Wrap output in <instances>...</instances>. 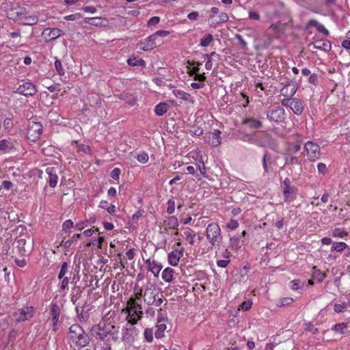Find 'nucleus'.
Segmentation results:
<instances>
[{
    "label": "nucleus",
    "mask_w": 350,
    "mask_h": 350,
    "mask_svg": "<svg viewBox=\"0 0 350 350\" xmlns=\"http://www.w3.org/2000/svg\"><path fill=\"white\" fill-rule=\"evenodd\" d=\"M165 322V316L161 312V309H160L159 310L157 330L155 332V337L157 338H161L164 336V332L167 327Z\"/></svg>",
    "instance_id": "obj_13"
},
{
    "label": "nucleus",
    "mask_w": 350,
    "mask_h": 350,
    "mask_svg": "<svg viewBox=\"0 0 350 350\" xmlns=\"http://www.w3.org/2000/svg\"><path fill=\"white\" fill-rule=\"evenodd\" d=\"M332 235L334 238H344L348 235V232L341 228H335L333 230Z\"/></svg>",
    "instance_id": "obj_43"
},
{
    "label": "nucleus",
    "mask_w": 350,
    "mask_h": 350,
    "mask_svg": "<svg viewBox=\"0 0 350 350\" xmlns=\"http://www.w3.org/2000/svg\"><path fill=\"white\" fill-rule=\"evenodd\" d=\"M213 37L212 34L206 33L202 38L200 42V46H204V47L208 46L211 44V42L213 41Z\"/></svg>",
    "instance_id": "obj_42"
},
{
    "label": "nucleus",
    "mask_w": 350,
    "mask_h": 350,
    "mask_svg": "<svg viewBox=\"0 0 350 350\" xmlns=\"http://www.w3.org/2000/svg\"><path fill=\"white\" fill-rule=\"evenodd\" d=\"M347 308V305L343 303L342 304H336L334 305V311L337 313H340L344 312Z\"/></svg>",
    "instance_id": "obj_62"
},
{
    "label": "nucleus",
    "mask_w": 350,
    "mask_h": 350,
    "mask_svg": "<svg viewBox=\"0 0 350 350\" xmlns=\"http://www.w3.org/2000/svg\"><path fill=\"white\" fill-rule=\"evenodd\" d=\"M242 124L250 129H260L262 126V122L254 118H247L243 120Z\"/></svg>",
    "instance_id": "obj_24"
},
{
    "label": "nucleus",
    "mask_w": 350,
    "mask_h": 350,
    "mask_svg": "<svg viewBox=\"0 0 350 350\" xmlns=\"http://www.w3.org/2000/svg\"><path fill=\"white\" fill-rule=\"evenodd\" d=\"M184 250H174L168 254L167 260L168 262L172 266H177L180 261V258L183 256Z\"/></svg>",
    "instance_id": "obj_17"
},
{
    "label": "nucleus",
    "mask_w": 350,
    "mask_h": 350,
    "mask_svg": "<svg viewBox=\"0 0 350 350\" xmlns=\"http://www.w3.org/2000/svg\"><path fill=\"white\" fill-rule=\"evenodd\" d=\"M205 235L208 242L213 247L219 246L223 239L221 230L217 222H211L207 225Z\"/></svg>",
    "instance_id": "obj_3"
},
{
    "label": "nucleus",
    "mask_w": 350,
    "mask_h": 350,
    "mask_svg": "<svg viewBox=\"0 0 350 350\" xmlns=\"http://www.w3.org/2000/svg\"><path fill=\"white\" fill-rule=\"evenodd\" d=\"M26 14V9L18 5H13L7 12V16L10 19L16 21L23 19V16Z\"/></svg>",
    "instance_id": "obj_10"
},
{
    "label": "nucleus",
    "mask_w": 350,
    "mask_h": 350,
    "mask_svg": "<svg viewBox=\"0 0 350 350\" xmlns=\"http://www.w3.org/2000/svg\"><path fill=\"white\" fill-rule=\"evenodd\" d=\"M297 192V189L295 186L284 188L283 193L284 201L288 203L294 201L296 198Z\"/></svg>",
    "instance_id": "obj_19"
},
{
    "label": "nucleus",
    "mask_w": 350,
    "mask_h": 350,
    "mask_svg": "<svg viewBox=\"0 0 350 350\" xmlns=\"http://www.w3.org/2000/svg\"><path fill=\"white\" fill-rule=\"evenodd\" d=\"M72 227H74V223L71 219L66 220L62 225V228L64 231H67Z\"/></svg>",
    "instance_id": "obj_63"
},
{
    "label": "nucleus",
    "mask_w": 350,
    "mask_h": 350,
    "mask_svg": "<svg viewBox=\"0 0 350 350\" xmlns=\"http://www.w3.org/2000/svg\"><path fill=\"white\" fill-rule=\"evenodd\" d=\"M237 138L243 142H247L250 144H254L258 146H264L265 144L258 140L256 135H250L245 133L241 131H239L237 134Z\"/></svg>",
    "instance_id": "obj_15"
},
{
    "label": "nucleus",
    "mask_w": 350,
    "mask_h": 350,
    "mask_svg": "<svg viewBox=\"0 0 350 350\" xmlns=\"http://www.w3.org/2000/svg\"><path fill=\"white\" fill-rule=\"evenodd\" d=\"M94 350H111V347L107 343L102 341H97L94 344Z\"/></svg>",
    "instance_id": "obj_46"
},
{
    "label": "nucleus",
    "mask_w": 350,
    "mask_h": 350,
    "mask_svg": "<svg viewBox=\"0 0 350 350\" xmlns=\"http://www.w3.org/2000/svg\"><path fill=\"white\" fill-rule=\"evenodd\" d=\"M105 21V20L101 17H93L86 19V22L88 24L96 26L102 25Z\"/></svg>",
    "instance_id": "obj_41"
},
{
    "label": "nucleus",
    "mask_w": 350,
    "mask_h": 350,
    "mask_svg": "<svg viewBox=\"0 0 350 350\" xmlns=\"http://www.w3.org/2000/svg\"><path fill=\"white\" fill-rule=\"evenodd\" d=\"M293 302V299L291 297H285L280 301V303L277 304L278 306H286L291 305Z\"/></svg>",
    "instance_id": "obj_53"
},
{
    "label": "nucleus",
    "mask_w": 350,
    "mask_h": 350,
    "mask_svg": "<svg viewBox=\"0 0 350 350\" xmlns=\"http://www.w3.org/2000/svg\"><path fill=\"white\" fill-rule=\"evenodd\" d=\"M145 262L148 267V271H150L154 277L157 278L163 268L162 265L154 260H151L150 258L146 259Z\"/></svg>",
    "instance_id": "obj_16"
},
{
    "label": "nucleus",
    "mask_w": 350,
    "mask_h": 350,
    "mask_svg": "<svg viewBox=\"0 0 350 350\" xmlns=\"http://www.w3.org/2000/svg\"><path fill=\"white\" fill-rule=\"evenodd\" d=\"M348 245L345 242H333L331 247V252H337L342 253Z\"/></svg>",
    "instance_id": "obj_35"
},
{
    "label": "nucleus",
    "mask_w": 350,
    "mask_h": 350,
    "mask_svg": "<svg viewBox=\"0 0 350 350\" xmlns=\"http://www.w3.org/2000/svg\"><path fill=\"white\" fill-rule=\"evenodd\" d=\"M304 148L310 161H315L320 159L321 156V148L317 143L308 141L305 144Z\"/></svg>",
    "instance_id": "obj_7"
},
{
    "label": "nucleus",
    "mask_w": 350,
    "mask_h": 350,
    "mask_svg": "<svg viewBox=\"0 0 350 350\" xmlns=\"http://www.w3.org/2000/svg\"><path fill=\"white\" fill-rule=\"evenodd\" d=\"M312 275L313 279L316 280L318 282H322L326 277V273L321 272L317 267H313Z\"/></svg>",
    "instance_id": "obj_32"
},
{
    "label": "nucleus",
    "mask_w": 350,
    "mask_h": 350,
    "mask_svg": "<svg viewBox=\"0 0 350 350\" xmlns=\"http://www.w3.org/2000/svg\"><path fill=\"white\" fill-rule=\"evenodd\" d=\"M239 226V224L236 219H230L228 223L226 224V227L228 230H233L237 229Z\"/></svg>",
    "instance_id": "obj_50"
},
{
    "label": "nucleus",
    "mask_w": 350,
    "mask_h": 350,
    "mask_svg": "<svg viewBox=\"0 0 350 350\" xmlns=\"http://www.w3.org/2000/svg\"><path fill=\"white\" fill-rule=\"evenodd\" d=\"M159 288L154 284L148 286L144 291V301L148 306L153 305L155 297L159 294Z\"/></svg>",
    "instance_id": "obj_9"
},
{
    "label": "nucleus",
    "mask_w": 350,
    "mask_h": 350,
    "mask_svg": "<svg viewBox=\"0 0 350 350\" xmlns=\"http://www.w3.org/2000/svg\"><path fill=\"white\" fill-rule=\"evenodd\" d=\"M168 109L169 105L167 103H161L155 106L154 112L156 115L162 116L167 111Z\"/></svg>",
    "instance_id": "obj_33"
},
{
    "label": "nucleus",
    "mask_w": 350,
    "mask_h": 350,
    "mask_svg": "<svg viewBox=\"0 0 350 350\" xmlns=\"http://www.w3.org/2000/svg\"><path fill=\"white\" fill-rule=\"evenodd\" d=\"M46 172L49 176L47 182L49 186L51 187H56L58 181V176L55 170L53 167H48L46 170Z\"/></svg>",
    "instance_id": "obj_22"
},
{
    "label": "nucleus",
    "mask_w": 350,
    "mask_h": 350,
    "mask_svg": "<svg viewBox=\"0 0 350 350\" xmlns=\"http://www.w3.org/2000/svg\"><path fill=\"white\" fill-rule=\"evenodd\" d=\"M16 243H17L16 247L18 248V253L21 256L28 255V254L30 252V251L25 249V245L26 244V240L23 238H18L16 240Z\"/></svg>",
    "instance_id": "obj_29"
},
{
    "label": "nucleus",
    "mask_w": 350,
    "mask_h": 350,
    "mask_svg": "<svg viewBox=\"0 0 350 350\" xmlns=\"http://www.w3.org/2000/svg\"><path fill=\"white\" fill-rule=\"evenodd\" d=\"M126 312L128 313V315L126 318L127 323H129L130 320H134L137 322L140 320L142 317L143 314L138 313L137 310H125Z\"/></svg>",
    "instance_id": "obj_34"
},
{
    "label": "nucleus",
    "mask_w": 350,
    "mask_h": 350,
    "mask_svg": "<svg viewBox=\"0 0 350 350\" xmlns=\"http://www.w3.org/2000/svg\"><path fill=\"white\" fill-rule=\"evenodd\" d=\"M297 90L295 84L288 83L280 90V92L286 97H292L295 94Z\"/></svg>",
    "instance_id": "obj_23"
},
{
    "label": "nucleus",
    "mask_w": 350,
    "mask_h": 350,
    "mask_svg": "<svg viewBox=\"0 0 350 350\" xmlns=\"http://www.w3.org/2000/svg\"><path fill=\"white\" fill-rule=\"evenodd\" d=\"M165 224L169 228L176 229L178 226V219L176 217H169L165 221Z\"/></svg>",
    "instance_id": "obj_39"
},
{
    "label": "nucleus",
    "mask_w": 350,
    "mask_h": 350,
    "mask_svg": "<svg viewBox=\"0 0 350 350\" xmlns=\"http://www.w3.org/2000/svg\"><path fill=\"white\" fill-rule=\"evenodd\" d=\"M157 38H156V36L154 34L148 36L142 43L143 46L142 47V49L146 51H148L153 49L157 46Z\"/></svg>",
    "instance_id": "obj_21"
},
{
    "label": "nucleus",
    "mask_w": 350,
    "mask_h": 350,
    "mask_svg": "<svg viewBox=\"0 0 350 350\" xmlns=\"http://www.w3.org/2000/svg\"><path fill=\"white\" fill-rule=\"evenodd\" d=\"M235 38L238 40L239 44L241 46L243 49H247V44L241 35L237 34L235 36Z\"/></svg>",
    "instance_id": "obj_58"
},
{
    "label": "nucleus",
    "mask_w": 350,
    "mask_h": 350,
    "mask_svg": "<svg viewBox=\"0 0 350 350\" xmlns=\"http://www.w3.org/2000/svg\"><path fill=\"white\" fill-rule=\"evenodd\" d=\"M262 161V167H263V170H264L265 173H269V167H268V163H271V157L268 154L267 152H265L264 153Z\"/></svg>",
    "instance_id": "obj_40"
},
{
    "label": "nucleus",
    "mask_w": 350,
    "mask_h": 350,
    "mask_svg": "<svg viewBox=\"0 0 350 350\" xmlns=\"http://www.w3.org/2000/svg\"><path fill=\"white\" fill-rule=\"evenodd\" d=\"M135 324H137L136 321L130 320L129 323H127L122 329V340L124 342H131L138 336L139 332L135 328Z\"/></svg>",
    "instance_id": "obj_4"
},
{
    "label": "nucleus",
    "mask_w": 350,
    "mask_h": 350,
    "mask_svg": "<svg viewBox=\"0 0 350 350\" xmlns=\"http://www.w3.org/2000/svg\"><path fill=\"white\" fill-rule=\"evenodd\" d=\"M173 94L177 98H180L181 100L189 101V102H193V97L188 93L184 92L181 90L175 89L173 90Z\"/></svg>",
    "instance_id": "obj_28"
},
{
    "label": "nucleus",
    "mask_w": 350,
    "mask_h": 350,
    "mask_svg": "<svg viewBox=\"0 0 350 350\" xmlns=\"http://www.w3.org/2000/svg\"><path fill=\"white\" fill-rule=\"evenodd\" d=\"M146 340L150 342L153 340V330L150 328H146L144 333Z\"/></svg>",
    "instance_id": "obj_49"
},
{
    "label": "nucleus",
    "mask_w": 350,
    "mask_h": 350,
    "mask_svg": "<svg viewBox=\"0 0 350 350\" xmlns=\"http://www.w3.org/2000/svg\"><path fill=\"white\" fill-rule=\"evenodd\" d=\"M68 268V262H64L62 265L61 269H60V271L58 275L59 279H62V278H64V275L67 273Z\"/></svg>",
    "instance_id": "obj_52"
},
{
    "label": "nucleus",
    "mask_w": 350,
    "mask_h": 350,
    "mask_svg": "<svg viewBox=\"0 0 350 350\" xmlns=\"http://www.w3.org/2000/svg\"><path fill=\"white\" fill-rule=\"evenodd\" d=\"M54 66L58 75L63 76L65 74V71L62 66V62L57 58H55Z\"/></svg>",
    "instance_id": "obj_48"
},
{
    "label": "nucleus",
    "mask_w": 350,
    "mask_h": 350,
    "mask_svg": "<svg viewBox=\"0 0 350 350\" xmlns=\"http://www.w3.org/2000/svg\"><path fill=\"white\" fill-rule=\"evenodd\" d=\"M291 109L296 115H301L304 110L302 103L297 98H293Z\"/></svg>",
    "instance_id": "obj_30"
},
{
    "label": "nucleus",
    "mask_w": 350,
    "mask_h": 350,
    "mask_svg": "<svg viewBox=\"0 0 350 350\" xmlns=\"http://www.w3.org/2000/svg\"><path fill=\"white\" fill-rule=\"evenodd\" d=\"M218 18L219 21H217V23H226L229 20L228 15L225 12H221L219 14Z\"/></svg>",
    "instance_id": "obj_64"
},
{
    "label": "nucleus",
    "mask_w": 350,
    "mask_h": 350,
    "mask_svg": "<svg viewBox=\"0 0 350 350\" xmlns=\"http://www.w3.org/2000/svg\"><path fill=\"white\" fill-rule=\"evenodd\" d=\"M103 241H104V238L100 237L98 239H92L91 240V242L89 243L88 245H96L98 247L101 248Z\"/></svg>",
    "instance_id": "obj_54"
},
{
    "label": "nucleus",
    "mask_w": 350,
    "mask_h": 350,
    "mask_svg": "<svg viewBox=\"0 0 350 350\" xmlns=\"http://www.w3.org/2000/svg\"><path fill=\"white\" fill-rule=\"evenodd\" d=\"M62 34V30L58 28H45L42 36L46 42L55 40L59 38Z\"/></svg>",
    "instance_id": "obj_14"
},
{
    "label": "nucleus",
    "mask_w": 350,
    "mask_h": 350,
    "mask_svg": "<svg viewBox=\"0 0 350 350\" xmlns=\"http://www.w3.org/2000/svg\"><path fill=\"white\" fill-rule=\"evenodd\" d=\"M308 27H316L318 31L322 33L325 36H328L329 34V31L315 19L310 20L308 23Z\"/></svg>",
    "instance_id": "obj_25"
},
{
    "label": "nucleus",
    "mask_w": 350,
    "mask_h": 350,
    "mask_svg": "<svg viewBox=\"0 0 350 350\" xmlns=\"http://www.w3.org/2000/svg\"><path fill=\"white\" fill-rule=\"evenodd\" d=\"M14 92L24 95L25 96H29L34 95L37 92V90L33 83L30 82H26L22 85H20Z\"/></svg>",
    "instance_id": "obj_12"
},
{
    "label": "nucleus",
    "mask_w": 350,
    "mask_h": 350,
    "mask_svg": "<svg viewBox=\"0 0 350 350\" xmlns=\"http://www.w3.org/2000/svg\"><path fill=\"white\" fill-rule=\"evenodd\" d=\"M291 287L293 290H298L303 286V283H301L299 280H294L291 281Z\"/></svg>",
    "instance_id": "obj_59"
},
{
    "label": "nucleus",
    "mask_w": 350,
    "mask_h": 350,
    "mask_svg": "<svg viewBox=\"0 0 350 350\" xmlns=\"http://www.w3.org/2000/svg\"><path fill=\"white\" fill-rule=\"evenodd\" d=\"M50 315L51 319V326L53 327V330L55 332L56 325L59 321L60 315V308L57 304H53L51 305V308L50 310Z\"/></svg>",
    "instance_id": "obj_18"
},
{
    "label": "nucleus",
    "mask_w": 350,
    "mask_h": 350,
    "mask_svg": "<svg viewBox=\"0 0 350 350\" xmlns=\"http://www.w3.org/2000/svg\"><path fill=\"white\" fill-rule=\"evenodd\" d=\"M216 55V53L215 52H212L210 54H206V56L207 57V61L205 64V68L206 70H211L212 68H213V62H212V59H211V57L213 55Z\"/></svg>",
    "instance_id": "obj_51"
},
{
    "label": "nucleus",
    "mask_w": 350,
    "mask_h": 350,
    "mask_svg": "<svg viewBox=\"0 0 350 350\" xmlns=\"http://www.w3.org/2000/svg\"><path fill=\"white\" fill-rule=\"evenodd\" d=\"M230 247L231 249L237 250H238L240 246V241L239 238L237 237H231L230 238Z\"/></svg>",
    "instance_id": "obj_47"
},
{
    "label": "nucleus",
    "mask_w": 350,
    "mask_h": 350,
    "mask_svg": "<svg viewBox=\"0 0 350 350\" xmlns=\"http://www.w3.org/2000/svg\"><path fill=\"white\" fill-rule=\"evenodd\" d=\"M13 148V144L8 139L0 141V151L8 152Z\"/></svg>",
    "instance_id": "obj_38"
},
{
    "label": "nucleus",
    "mask_w": 350,
    "mask_h": 350,
    "mask_svg": "<svg viewBox=\"0 0 350 350\" xmlns=\"http://www.w3.org/2000/svg\"><path fill=\"white\" fill-rule=\"evenodd\" d=\"M174 270L170 267L165 268L161 273L162 279L166 282H171L173 280Z\"/></svg>",
    "instance_id": "obj_31"
},
{
    "label": "nucleus",
    "mask_w": 350,
    "mask_h": 350,
    "mask_svg": "<svg viewBox=\"0 0 350 350\" xmlns=\"http://www.w3.org/2000/svg\"><path fill=\"white\" fill-rule=\"evenodd\" d=\"M68 336L72 343L77 347L81 348L89 343L88 335L78 324H74L70 327Z\"/></svg>",
    "instance_id": "obj_2"
},
{
    "label": "nucleus",
    "mask_w": 350,
    "mask_h": 350,
    "mask_svg": "<svg viewBox=\"0 0 350 350\" xmlns=\"http://www.w3.org/2000/svg\"><path fill=\"white\" fill-rule=\"evenodd\" d=\"M262 42V46L263 48H267L270 46L273 40V38L269 33H265L260 38Z\"/></svg>",
    "instance_id": "obj_37"
},
{
    "label": "nucleus",
    "mask_w": 350,
    "mask_h": 350,
    "mask_svg": "<svg viewBox=\"0 0 350 350\" xmlns=\"http://www.w3.org/2000/svg\"><path fill=\"white\" fill-rule=\"evenodd\" d=\"M312 44L314 45V48L325 51L331 50L332 47L330 42L323 39L314 38Z\"/></svg>",
    "instance_id": "obj_20"
},
{
    "label": "nucleus",
    "mask_w": 350,
    "mask_h": 350,
    "mask_svg": "<svg viewBox=\"0 0 350 350\" xmlns=\"http://www.w3.org/2000/svg\"><path fill=\"white\" fill-rule=\"evenodd\" d=\"M81 237V234H74L72 238L68 241H62L61 243V245H62L64 247H70L73 242L77 241L78 239H79Z\"/></svg>",
    "instance_id": "obj_44"
},
{
    "label": "nucleus",
    "mask_w": 350,
    "mask_h": 350,
    "mask_svg": "<svg viewBox=\"0 0 350 350\" xmlns=\"http://www.w3.org/2000/svg\"><path fill=\"white\" fill-rule=\"evenodd\" d=\"M42 133V125L40 122L30 121L28 123L27 137L31 142L38 141Z\"/></svg>",
    "instance_id": "obj_5"
},
{
    "label": "nucleus",
    "mask_w": 350,
    "mask_h": 350,
    "mask_svg": "<svg viewBox=\"0 0 350 350\" xmlns=\"http://www.w3.org/2000/svg\"><path fill=\"white\" fill-rule=\"evenodd\" d=\"M120 169L116 167L111 172L110 176L113 179L118 180L120 178Z\"/></svg>",
    "instance_id": "obj_61"
},
{
    "label": "nucleus",
    "mask_w": 350,
    "mask_h": 350,
    "mask_svg": "<svg viewBox=\"0 0 350 350\" xmlns=\"http://www.w3.org/2000/svg\"><path fill=\"white\" fill-rule=\"evenodd\" d=\"M317 170L319 174L325 175L327 172V168L325 163H319L317 164Z\"/></svg>",
    "instance_id": "obj_56"
},
{
    "label": "nucleus",
    "mask_w": 350,
    "mask_h": 350,
    "mask_svg": "<svg viewBox=\"0 0 350 350\" xmlns=\"http://www.w3.org/2000/svg\"><path fill=\"white\" fill-rule=\"evenodd\" d=\"M148 159L149 157L148 154L144 152L139 154L137 157V161L142 163H146L148 162Z\"/></svg>",
    "instance_id": "obj_57"
},
{
    "label": "nucleus",
    "mask_w": 350,
    "mask_h": 350,
    "mask_svg": "<svg viewBox=\"0 0 350 350\" xmlns=\"http://www.w3.org/2000/svg\"><path fill=\"white\" fill-rule=\"evenodd\" d=\"M38 18L36 15L29 16H23V19L22 20V23L25 25H36L38 23Z\"/></svg>",
    "instance_id": "obj_36"
},
{
    "label": "nucleus",
    "mask_w": 350,
    "mask_h": 350,
    "mask_svg": "<svg viewBox=\"0 0 350 350\" xmlns=\"http://www.w3.org/2000/svg\"><path fill=\"white\" fill-rule=\"evenodd\" d=\"M124 310H137L138 313L143 314L142 306L135 300L129 299L127 301V306Z\"/></svg>",
    "instance_id": "obj_27"
},
{
    "label": "nucleus",
    "mask_w": 350,
    "mask_h": 350,
    "mask_svg": "<svg viewBox=\"0 0 350 350\" xmlns=\"http://www.w3.org/2000/svg\"><path fill=\"white\" fill-rule=\"evenodd\" d=\"M3 127L4 129L10 131V130L13 127V122L12 120L10 118H7L3 120Z\"/></svg>",
    "instance_id": "obj_55"
},
{
    "label": "nucleus",
    "mask_w": 350,
    "mask_h": 350,
    "mask_svg": "<svg viewBox=\"0 0 350 350\" xmlns=\"http://www.w3.org/2000/svg\"><path fill=\"white\" fill-rule=\"evenodd\" d=\"M118 328L111 324H97L94 325L91 329V334L93 337L99 339V341L103 340L107 337L111 336L113 340L118 338Z\"/></svg>",
    "instance_id": "obj_1"
},
{
    "label": "nucleus",
    "mask_w": 350,
    "mask_h": 350,
    "mask_svg": "<svg viewBox=\"0 0 350 350\" xmlns=\"http://www.w3.org/2000/svg\"><path fill=\"white\" fill-rule=\"evenodd\" d=\"M183 236L185 240L190 245H193L195 243V238L196 234L195 231L191 228H186L183 232Z\"/></svg>",
    "instance_id": "obj_26"
},
{
    "label": "nucleus",
    "mask_w": 350,
    "mask_h": 350,
    "mask_svg": "<svg viewBox=\"0 0 350 350\" xmlns=\"http://www.w3.org/2000/svg\"><path fill=\"white\" fill-rule=\"evenodd\" d=\"M220 134L221 131L217 129L212 132L206 133L204 136V141L212 146L217 147L221 143Z\"/></svg>",
    "instance_id": "obj_11"
},
{
    "label": "nucleus",
    "mask_w": 350,
    "mask_h": 350,
    "mask_svg": "<svg viewBox=\"0 0 350 350\" xmlns=\"http://www.w3.org/2000/svg\"><path fill=\"white\" fill-rule=\"evenodd\" d=\"M127 63L130 66H144V65L145 62L142 59H137L136 57H133V58L128 59Z\"/></svg>",
    "instance_id": "obj_45"
},
{
    "label": "nucleus",
    "mask_w": 350,
    "mask_h": 350,
    "mask_svg": "<svg viewBox=\"0 0 350 350\" xmlns=\"http://www.w3.org/2000/svg\"><path fill=\"white\" fill-rule=\"evenodd\" d=\"M267 118L271 122H275L277 124L284 122L285 120V111L284 109L280 107H274L269 108L267 112Z\"/></svg>",
    "instance_id": "obj_6"
},
{
    "label": "nucleus",
    "mask_w": 350,
    "mask_h": 350,
    "mask_svg": "<svg viewBox=\"0 0 350 350\" xmlns=\"http://www.w3.org/2000/svg\"><path fill=\"white\" fill-rule=\"evenodd\" d=\"M175 211V202L172 200H169L167 202V212L168 214L174 213Z\"/></svg>",
    "instance_id": "obj_60"
},
{
    "label": "nucleus",
    "mask_w": 350,
    "mask_h": 350,
    "mask_svg": "<svg viewBox=\"0 0 350 350\" xmlns=\"http://www.w3.org/2000/svg\"><path fill=\"white\" fill-rule=\"evenodd\" d=\"M34 312L33 306H25L14 311L12 315L17 322H21L30 319L34 315Z\"/></svg>",
    "instance_id": "obj_8"
}]
</instances>
